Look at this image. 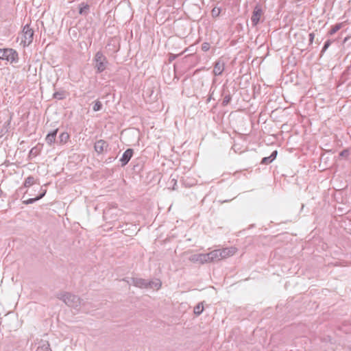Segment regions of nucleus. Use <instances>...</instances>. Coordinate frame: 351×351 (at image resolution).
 I'll return each instance as SVG.
<instances>
[{"instance_id":"obj_1","label":"nucleus","mask_w":351,"mask_h":351,"mask_svg":"<svg viewBox=\"0 0 351 351\" xmlns=\"http://www.w3.org/2000/svg\"><path fill=\"white\" fill-rule=\"evenodd\" d=\"M58 298L62 300L68 306L79 310L81 305V299L77 295L65 292L59 294Z\"/></svg>"},{"instance_id":"obj_2","label":"nucleus","mask_w":351,"mask_h":351,"mask_svg":"<svg viewBox=\"0 0 351 351\" xmlns=\"http://www.w3.org/2000/svg\"><path fill=\"white\" fill-rule=\"evenodd\" d=\"M95 68L97 73L103 72L107 66L108 62L106 57L101 51H97L94 57Z\"/></svg>"},{"instance_id":"obj_3","label":"nucleus","mask_w":351,"mask_h":351,"mask_svg":"<svg viewBox=\"0 0 351 351\" xmlns=\"http://www.w3.org/2000/svg\"><path fill=\"white\" fill-rule=\"evenodd\" d=\"M0 60H5L10 63L17 62L19 60L18 53L11 48L0 49Z\"/></svg>"},{"instance_id":"obj_4","label":"nucleus","mask_w":351,"mask_h":351,"mask_svg":"<svg viewBox=\"0 0 351 351\" xmlns=\"http://www.w3.org/2000/svg\"><path fill=\"white\" fill-rule=\"evenodd\" d=\"M34 38V30L30 27L29 25L27 24L23 27L22 31L21 42L24 46L29 45Z\"/></svg>"},{"instance_id":"obj_5","label":"nucleus","mask_w":351,"mask_h":351,"mask_svg":"<svg viewBox=\"0 0 351 351\" xmlns=\"http://www.w3.org/2000/svg\"><path fill=\"white\" fill-rule=\"evenodd\" d=\"M263 14V10L259 5H256L253 11L252 16L251 17V21L254 26H256L261 19V15Z\"/></svg>"},{"instance_id":"obj_6","label":"nucleus","mask_w":351,"mask_h":351,"mask_svg":"<svg viewBox=\"0 0 351 351\" xmlns=\"http://www.w3.org/2000/svg\"><path fill=\"white\" fill-rule=\"evenodd\" d=\"M225 69V62L223 60L219 59L214 64L213 74L218 76L222 74Z\"/></svg>"},{"instance_id":"obj_7","label":"nucleus","mask_w":351,"mask_h":351,"mask_svg":"<svg viewBox=\"0 0 351 351\" xmlns=\"http://www.w3.org/2000/svg\"><path fill=\"white\" fill-rule=\"evenodd\" d=\"M221 253V259L227 258L236 254L237 249L235 247H225L219 250Z\"/></svg>"},{"instance_id":"obj_8","label":"nucleus","mask_w":351,"mask_h":351,"mask_svg":"<svg viewBox=\"0 0 351 351\" xmlns=\"http://www.w3.org/2000/svg\"><path fill=\"white\" fill-rule=\"evenodd\" d=\"M108 144L104 140H99L95 143V150L98 154H102L104 152L107 150Z\"/></svg>"},{"instance_id":"obj_9","label":"nucleus","mask_w":351,"mask_h":351,"mask_svg":"<svg viewBox=\"0 0 351 351\" xmlns=\"http://www.w3.org/2000/svg\"><path fill=\"white\" fill-rule=\"evenodd\" d=\"M133 155V149H126L124 153L122 155V157L120 159V161L121 162V166L126 165L130 160L131 159L132 156Z\"/></svg>"},{"instance_id":"obj_10","label":"nucleus","mask_w":351,"mask_h":351,"mask_svg":"<svg viewBox=\"0 0 351 351\" xmlns=\"http://www.w3.org/2000/svg\"><path fill=\"white\" fill-rule=\"evenodd\" d=\"M132 285L136 287H139L141 289H147V280L139 278H133L132 279Z\"/></svg>"},{"instance_id":"obj_11","label":"nucleus","mask_w":351,"mask_h":351,"mask_svg":"<svg viewBox=\"0 0 351 351\" xmlns=\"http://www.w3.org/2000/svg\"><path fill=\"white\" fill-rule=\"evenodd\" d=\"M58 129H56L53 130L52 132L47 134L45 138V141L47 145H51L53 143L56 142V138L57 136Z\"/></svg>"},{"instance_id":"obj_12","label":"nucleus","mask_w":351,"mask_h":351,"mask_svg":"<svg viewBox=\"0 0 351 351\" xmlns=\"http://www.w3.org/2000/svg\"><path fill=\"white\" fill-rule=\"evenodd\" d=\"M189 261L193 263L205 264L203 254H193L189 257Z\"/></svg>"},{"instance_id":"obj_13","label":"nucleus","mask_w":351,"mask_h":351,"mask_svg":"<svg viewBox=\"0 0 351 351\" xmlns=\"http://www.w3.org/2000/svg\"><path fill=\"white\" fill-rule=\"evenodd\" d=\"M161 285L162 282L158 279L147 281V289L149 288L158 290L161 287Z\"/></svg>"},{"instance_id":"obj_14","label":"nucleus","mask_w":351,"mask_h":351,"mask_svg":"<svg viewBox=\"0 0 351 351\" xmlns=\"http://www.w3.org/2000/svg\"><path fill=\"white\" fill-rule=\"evenodd\" d=\"M277 151H274L268 157H264L261 160V164L268 165L271 163L276 157Z\"/></svg>"},{"instance_id":"obj_15","label":"nucleus","mask_w":351,"mask_h":351,"mask_svg":"<svg viewBox=\"0 0 351 351\" xmlns=\"http://www.w3.org/2000/svg\"><path fill=\"white\" fill-rule=\"evenodd\" d=\"M46 191H47L45 189L43 190L41 193L38 197H36L35 198H30L27 200H25V201H23V204H33V203L36 202V201L40 199L41 198H43L45 196Z\"/></svg>"},{"instance_id":"obj_16","label":"nucleus","mask_w":351,"mask_h":351,"mask_svg":"<svg viewBox=\"0 0 351 351\" xmlns=\"http://www.w3.org/2000/svg\"><path fill=\"white\" fill-rule=\"evenodd\" d=\"M89 5L87 3H82L79 5V14L81 15H87L89 10Z\"/></svg>"},{"instance_id":"obj_17","label":"nucleus","mask_w":351,"mask_h":351,"mask_svg":"<svg viewBox=\"0 0 351 351\" xmlns=\"http://www.w3.org/2000/svg\"><path fill=\"white\" fill-rule=\"evenodd\" d=\"M211 258L213 262L219 261L221 260V253L219 250H215L210 252Z\"/></svg>"},{"instance_id":"obj_18","label":"nucleus","mask_w":351,"mask_h":351,"mask_svg":"<svg viewBox=\"0 0 351 351\" xmlns=\"http://www.w3.org/2000/svg\"><path fill=\"white\" fill-rule=\"evenodd\" d=\"M58 138L59 141H57V143L65 144L69 138V134L67 132H62L60 134Z\"/></svg>"},{"instance_id":"obj_19","label":"nucleus","mask_w":351,"mask_h":351,"mask_svg":"<svg viewBox=\"0 0 351 351\" xmlns=\"http://www.w3.org/2000/svg\"><path fill=\"white\" fill-rule=\"evenodd\" d=\"M343 26V23H337L334 26L331 27V29L328 32V34L330 36H332L335 34L337 31H339L341 28H342Z\"/></svg>"},{"instance_id":"obj_20","label":"nucleus","mask_w":351,"mask_h":351,"mask_svg":"<svg viewBox=\"0 0 351 351\" xmlns=\"http://www.w3.org/2000/svg\"><path fill=\"white\" fill-rule=\"evenodd\" d=\"M204 311V306H203V302H199L198 303L195 307H194V309H193V313L195 315H196L197 316H199V315L202 314V313Z\"/></svg>"},{"instance_id":"obj_21","label":"nucleus","mask_w":351,"mask_h":351,"mask_svg":"<svg viewBox=\"0 0 351 351\" xmlns=\"http://www.w3.org/2000/svg\"><path fill=\"white\" fill-rule=\"evenodd\" d=\"M42 350L43 351H52L51 348H50V344L49 343V341H43L42 342V345L40 346L38 348V350Z\"/></svg>"},{"instance_id":"obj_22","label":"nucleus","mask_w":351,"mask_h":351,"mask_svg":"<svg viewBox=\"0 0 351 351\" xmlns=\"http://www.w3.org/2000/svg\"><path fill=\"white\" fill-rule=\"evenodd\" d=\"M34 182L35 180L33 176H28L24 182V186L27 188L29 187L34 184Z\"/></svg>"},{"instance_id":"obj_23","label":"nucleus","mask_w":351,"mask_h":351,"mask_svg":"<svg viewBox=\"0 0 351 351\" xmlns=\"http://www.w3.org/2000/svg\"><path fill=\"white\" fill-rule=\"evenodd\" d=\"M66 97L64 92H56L53 93V98L61 100Z\"/></svg>"},{"instance_id":"obj_24","label":"nucleus","mask_w":351,"mask_h":351,"mask_svg":"<svg viewBox=\"0 0 351 351\" xmlns=\"http://www.w3.org/2000/svg\"><path fill=\"white\" fill-rule=\"evenodd\" d=\"M101 108H102V104H101V102L99 101H96L95 102V104H94L93 107V110L97 112V111L100 110Z\"/></svg>"},{"instance_id":"obj_25","label":"nucleus","mask_w":351,"mask_h":351,"mask_svg":"<svg viewBox=\"0 0 351 351\" xmlns=\"http://www.w3.org/2000/svg\"><path fill=\"white\" fill-rule=\"evenodd\" d=\"M204 259L205 260V263H208L213 262V259L211 258L210 252L206 254H203Z\"/></svg>"},{"instance_id":"obj_26","label":"nucleus","mask_w":351,"mask_h":351,"mask_svg":"<svg viewBox=\"0 0 351 351\" xmlns=\"http://www.w3.org/2000/svg\"><path fill=\"white\" fill-rule=\"evenodd\" d=\"M231 99L232 98L230 95H225L222 101V105L223 106H227L230 101Z\"/></svg>"},{"instance_id":"obj_27","label":"nucleus","mask_w":351,"mask_h":351,"mask_svg":"<svg viewBox=\"0 0 351 351\" xmlns=\"http://www.w3.org/2000/svg\"><path fill=\"white\" fill-rule=\"evenodd\" d=\"M332 43V40H328L326 41V43H324V45L322 48V53H324L327 49L330 47V45H331Z\"/></svg>"},{"instance_id":"obj_28","label":"nucleus","mask_w":351,"mask_h":351,"mask_svg":"<svg viewBox=\"0 0 351 351\" xmlns=\"http://www.w3.org/2000/svg\"><path fill=\"white\" fill-rule=\"evenodd\" d=\"M220 13V9L219 8H214L213 10H212V15L213 16H217Z\"/></svg>"},{"instance_id":"obj_29","label":"nucleus","mask_w":351,"mask_h":351,"mask_svg":"<svg viewBox=\"0 0 351 351\" xmlns=\"http://www.w3.org/2000/svg\"><path fill=\"white\" fill-rule=\"evenodd\" d=\"M210 49V45L208 43H204L202 45V49L204 51H208Z\"/></svg>"},{"instance_id":"obj_30","label":"nucleus","mask_w":351,"mask_h":351,"mask_svg":"<svg viewBox=\"0 0 351 351\" xmlns=\"http://www.w3.org/2000/svg\"><path fill=\"white\" fill-rule=\"evenodd\" d=\"M29 155L30 156H36L37 155V149L36 147H33L30 152H29Z\"/></svg>"},{"instance_id":"obj_31","label":"nucleus","mask_w":351,"mask_h":351,"mask_svg":"<svg viewBox=\"0 0 351 351\" xmlns=\"http://www.w3.org/2000/svg\"><path fill=\"white\" fill-rule=\"evenodd\" d=\"M349 154V152L348 150L345 149L340 152L339 156L342 157L348 156Z\"/></svg>"},{"instance_id":"obj_32","label":"nucleus","mask_w":351,"mask_h":351,"mask_svg":"<svg viewBox=\"0 0 351 351\" xmlns=\"http://www.w3.org/2000/svg\"><path fill=\"white\" fill-rule=\"evenodd\" d=\"M213 93H214V90H212V88H210V95H209V97H208V99H206V103H208L210 102V101L213 99Z\"/></svg>"},{"instance_id":"obj_33","label":"nucleus","mask_w":351,"mask_h":351,"mask_svg":"<svg viewBox=\"0 0 351 351\" xmlns=\"http://www.w3.org/2000/svg\"><path fill=\"white\" fill-rule=\"evenodd\" d=\"M315 34L314 33H311L309 34V43L310 44H312L314 40Z\"/></svg>"}]
</instances>
